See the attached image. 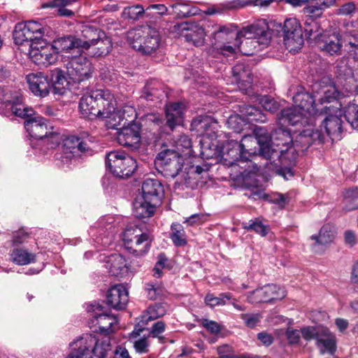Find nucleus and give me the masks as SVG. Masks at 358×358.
Segmentation results:
<instances>
[{"label": "nucleus", "mask_w": 358, "mask_h": 358, "mask_svg": "<svg viewBox=\"0 0 358 358\" xmlns=\"http://www.w3.org/2000/svg\"><path fill=\"white\" fill-rule=\"evenodd\" d=\"M229 35H235L236 39L240 40L242 38H245L244 41H241L240 45H223L218 47L215 43L216 47L213 46L210 49V52L213 53L214 50L216 48L217 52L225 55L229 56L234 55L236 50L238 49L245 55H252L255 54L254 51L248 50L245 48L246 45L253 46L256 48L257 44L267 45L269 43L271 38V34L267 30V26L264 22L255 23L243 27L239 31L235 33L234 30L229 26L223 25L220 26L218 29L215 31L213 33L214 38L217 40L225 39L224 36Z\"/></svg>", "instance_id": "f257e3e1"}, {"label": "nucleus", "mask_w": 358, "mask_h": 358, "mask_svg": "<svg viewBox=\"0 0 358 358\" xmlns=\"http://www.w3.org/2000/svg\"><path fill=\"white\" fill-rule=\"evenodd\" d=\"M80 113L86 117H110L117 108V101L109 90L87 92L80 99Z\"/></svg>", "instance_id": "f03ea898"}, {"label": "nucleus", "mask_w": 358, "mask_h": 358, "mask_svg": "<svg viewBox=\"0 0 358 358\" xmlns=\"http://www.w3.org/2000/svg\"><path fill=\"white\" fill-rule=\"evenodd\" d=\"M66 358H105L110 350L109 337L97 338L91 334H83L70 344Z\"/></svg>", "instance_id": "7ed1b4c3"}, {"label": "nucleus", "mask_w": 358, "mask_h": 358, "mask_svg": "<svg viewBox=\"0 0 358 358\" xmlns=\"http://www.w3.org/2000/svg\"><path fill=\"white\" fill-rule=\"evenodd\" d=\"M127 38L134 49L145 55L155 52L161 41L159 31L148 25L129 30Z\"/></svg>", "instance_id": "20e7f679"}, {"label": "nucleus", "mask_w": 358, "mask_h": 358, "mask_svg": "<svg viewBox=\"0 0 358 358\" xmlns=\"http://www.w3.org/2000/svg\"><path fill=\"white\" fill-rule=\"evenodd\" d=\"M273 139V134H270L267 129L264 127H257L255 129L254 136H245L243 138V141L248 145L257 143L259 147V153L265 159L271 161V163H275L278 159L279 162H283L286 158H288L287 154L289 150H283L275 149L271 146V141Z\"/></svg>", "instance_id": "39448f33"}, {"label": "nucleus", "mask_w": 358, "mask_h": 358, "mask_svg": "<svg viewBox=\"0 0 358 358\" xmlns=\"http://www.w3.org/2000/svg\"><path fill=\"white\" fill-rule=\"evenodd\" d=\"M324 139V136L320 130L309 128L302 131L296 136L294 141L292 140L291 147L285 148V150L286 151H289L288 158H286L283 162H280V164L282 165L287 162L294 163L296 156L300 152H303L307 150L313 143H322Z\"/></svg>", "instance_id": "423d86ee"}, {"label": "nucleus", "mask_w": 358, "mask_h": 358, "mask_svg": "<svg viewBox=\"0 0 358 358\" xmlns=\"http://www.w3.org/2000/svg\"><path fill=\"white\" fill-rule=\"evenodd\" d=\"M26 79L29 90L36 96H46L51 89H52L55 94H63L65 92L64 87L57 86V84H63V82L65 81L64 76L61 73H57L54 84L47 76L41 72L30 73L27 76Z\"/></svg>", "instance_id": "0eeeda50"}, {"label": "nucleus", "mask_w": 358, "mask_h": 358, "mask_svg": "<svg viewBox=\"0 0 358 358\" xmlns=\"http://www.w3.org/2000/svg\"><path fill=\"white\" fill-rule=\"evenodd\" d=\"M106 165L110 171L120 178L130 177L137 168L136 161L121 151H112L106 157Z\"/></svg>", "instance_id": "6e6552de"}, {"label": "nucleus", "mask_w": 358, "mask_h": 358, "mask_svg": "<svg viewBox=\"0 0 358 358\" xmlns=\"http://www.w3.org/2000/svg\"><path fill=\"white\" fill-rule=\"evenodd\" d=\"M24 127L29 135L36 139L46 140L50 148H53L59 143V134L52 131L48 121L41 117L27 120Z\"/></svg>", "instance_id": "1a4fd4ad"}, {"label": "nucleus", "mask_w": 358, "mask_h": 358, "mask_svg": "<svg viewBox=\"0 0 358 358\" xmlns=\"http://www.w3.org/2000/svg\"><path fill=\"white\" fill-rule=\"evenodd\" d=\"M157 163L162 169V172L166 178H175L182 170L184 165V158L177 151L173 149H165L158 153Z\"/></svg>", "instance_id": "9d476101"}, {"label": "nucleus", "mask_w": 358, "mask_h": 358, "mask_svg": "<svg viewBox=\"0 0 358 358\" xmlns=\"http://www.w3.org/2000/svg\"><path fill=\"white\" fill-rule=\"evenodd\" d=\"M128 112H131L133 118L130 120H125L122 124V128L117 132L116 138L121 145L136 149L139 147L141 142L140 128L137 124L131 123L136 116L134 108L128 107Z\"/></svg>", "instance_id": "9b49d317"}, {"label": "nucleus", "mask_w": 358, "mask_h": 358, "mask_svg": "<svg viewBox=\"0 0 358 358\" xmlns=\"http://www.w3.org/2000/svg\"><path fill=\"white\" fill-rule=\"evenodd\" d=\"M87 310L92 313V322L94 327H97L99 333L108 335L113 331V326L117 323L116 317L108 313V310L99 302L94 301L90 303Z\"/></svg>", "instance_id": "f8f14e48"}, {"label": "nucleus", "mask_w": 358, "mask_h": 358, "mask_svg": "<svg viewBox=\"0 0 358 358\" xmlns=\"http://www.w3.org/2000/svg\"><path fill=\"white\" fill-rule=\"evenodd\" d=\"M283 41L286 48L290 52L300 50L303 45L301 24L296 18L285 20L283 25Z\"/></svg>", "instance_id": "ddd939ff"}, {"label": "nucleus", "mask_w": 358, "mask_h": 358, "mask_svg": "<svg viewBox=\"0 0 358 358\" xmlns=\"http://www.w3.org/2000/svg\"><path fill=\"white\" fill-rule=\"evenodd\" d=\"M172 32L178 36H183L187 42L196 47L201 46L204 43V29L194 22L178 23L172 27Z\"/></svg>", "instance_id": "4468645a"}, {"label": "nucleus", "mask_w": 358, "mask_h": 358, "mask_svg": "<svg viewBox=\"0 0 358 358\" xmlns=\"http://www.w3.org/2000/svg\"><path fill=\"white\" fill-rule=\"evenodd\" d=\"M67 75L73 82L89 79L92 73L90 62L84 56L73 57L66 64Z\"/></svg>", "instance_id": "2eb2a0df"}, {"label": "nucleus", "mask_w": 358, "mask_h": 358, "mask_svg": "<svg viewBox=\"0 0 358 358\" xmlns=\"http://www.w3.org/2000/svg\"><path fill=\"white\" fill-rule=\"evenodd\" d=\"M57 52L52 45L48 44L45 40L32 43L29 48V56L37 65L48 66L57 60Z\"/></svg>", "instance_id": "dca6fc26"}, {"label": "nucleus", "mask_w": 358, "mask_h": 358, "mask_svg": "<svg viewBox=\"0 0 358 358\" xmlns=\"http://www.w3.org/2000/svg\"><path fill=\"white\" fill-rule=\"evenodd\" d=\"M249 147L246 143L241 140L239 143L237 141H229L226 142L221 150L222 160L224 165L231 166L239 159L246 160L248 157L245 156L246 153L250 154L245 148Z\"/></svg>", "instance_id": "f3484780"}, {"label": "nucleus", "mask_w": 358, "mask_h": 358, "mask_svg": "<svg viewBox=\"0 0 358 358\" xmlns=\"http://www.w3.org/2000/svg\"><path fill=\"white\" fill-rule=\"evenodd\" d=\"M285 296L283 288L275 285H267L257 289L248 295V301L252 303H269L275 300H280Z\"/></svg>", "instance_id": "a211bd4d"}, {"label": "nucleus", "mask_w": 358, "mask_h": 358, "mask_svg": "<svg viewBox=\"0 0 358 358\" xmlns=\"http://www.w3.org/2000/svg\"><path fill=\"white\" fill-rule=\"evenodd\" d=\"M124 244L135 243L150 246L153 241V236L149 231H143L136 224H128L122 234Z\"/></svg>", "instance_id": "6ab92c4d"}, {"label": "nucleus", "mask_w": 358, "mask_h": 358, "mask_svg": "<svg viewBox=\"0 0 358 358\" xmlns=\"http://www.w3.org/2000/svg\"><path fill=\"white\" fill-rule=\"evenodd\" d=\"M129 301V292L122 285H115L107 293V303L116 310L124 309Z\"/></svg>", "instance_id": "aec40b11"}, {"label": "nucleus", "mask_w": 358, "mask_h": 358, "mask_svg": "<svg viewBox=\"0 0 358 358\" xmlns=\"http://www.w3.org/2000/svg\"><path fill=\"white\" fill-rule=\"evenodd\" d=\"M141 189V197L155 203H161L164 195V187L159 180L147 178L143 181Z\"/></svg>", "instance_id": "412c9836"}, {"label": "nucleus", "mask_w": 358, "mask_h": 358, "mask_svg": "<svg viewBox=\"0 0 358 358\" xmlns=\"http://www.w3.org/2000/svg\"><path fill=\"white\" fill-rule=\"evenodd\" d=\"M233 82L241 91H246L252 83V75L250 69L243 63L236 64L232 68Z\"/></svg>", "instance_id": "4be33fe9"}, {"label": "nucleus", "mask_w": 358, "mask_h": 358, "mask_svg": "<svg viewBox=\"0 0 358 358\" xmlns=\"http://www.w3.org/2000/svg\"><path fill=\"white\" fill-rule=\"evenodd\" d=\"M184 105L180 102L170 103L166 106V126L173 131L183 121Z\"/></svg>", "instance_id": "5701e85b"}, {"label": "nucleus", "mask_w": 358, "mask_h": 358, "mask_svg": "<svg viewBox=\"0 0 358 358\" xmlns=\"http://www.w3.org/2000/svg\"><path fill=\"white\" fill-rule=\"evenodd\" d=\"M320 50L327 54L334 56L341 54L343 43L339 34L324 35L318 42Z\"/></svg>", "instance_id": "b1692460"}, {"label": "nucleus", "mask_w": 358, "mask_h": 358, "mask_svg": "<svg viewBox=\"0 0 358 358\" xmlns=\"http://www.w3.org/2000/svg\"><path fill=\"white\" fill-rule=\"evenodd\" d=\"M317 99V94L313 96L308 92H299L293 96V101L296 106L309 115H315L317 114L318 110L316 108L315 101Z\"/></svg>", "instance_id": "393cba45"}, {"label": "nucleus", "mask_w": 358, "mask_h": 358, "mask_svg": "<svg viewBox=\"0 0 358 358\" xmlns=\"http://www.w3.org/2000/svg\"><path fill=\"white\" fill-rule=\"evenodd\" d=\"M325 113L329 114L322 121L327 134L332 139L339 138L342 132V120L340 115H332L330 106H324Z\"/></svg>", "instance_id": "a878e982"}, {"label": "nucleus", "mask_w": 358, "mask_h": 358, "mask_svg": "<svg viewBox=\"0 0 358 358\" xmlns=\"http://www.w3.org/2000/svg\"><path fill=\"white\" fill-rule=\"evenodd\" d=\"M101 36H104L103 31L92 26H84L81 31L80 37L78 38V43H80L81 50H90Z\"/></svg>", "instance_id": "bb28decb"}, {"label": "nucleus", "mask_w": 358, "mask_h": 358, "mask_svg": "<svg viewBox=\"0 0 358 358\" xmlns=\"http://www.w3.org/2000/svg\"><path fill=\"white\" fill-rule=\"evenodd\" d=\"M88 140L76 136H70L64 140L63 150L67 153L79 156L81 153L90 151Z\"/></svg>", "instance_id": "cd10ccee"}, {"label": "nucleus", "mask_w": 358, "mask_h": 358, "mask_svg": "<svg viewBox=\"0 0 358 358\" xmlns=\"http://www.w3.org/2000/svg\"><path fill=\"white\" fill-rule=\"evenodd\" d=\"M133 206L134 216L138 219H143L153 216L159 204L138 196L135 199Z\"/></svg>", "instance_id": "c85d7f7f"}, {"label": "nucleus", "mask_w": 358, "mask_h": 358, "mask_svg": "<svg viewBox=\"0 0 358 358\" xmlns=\"http://www.w3.org/2000/svg\"><path fill=\"white\" fill-rule=\"evenodd\" d=\"M194 125L198 127V130L201 131L203 136L213 138L217 137V132L220 128L218 122L212 117L204 116L199 117L194 121Z\"/></svg>", "instance_id": "c756f323"}, {"label": "nucleus", "mask_w": 358, "mask_h": 358, "mask_svg": "<svg viewBox=\"0 0 358 358\" xmlns=\"http://www.w3.org/2000/svg\"><path fill=\"white\" fill-rule=\"evenodd\" d=\"M52 47L57 53L58 52H69L74 49L81 50L80 43H78V37L73 35L58 38L53 41Z\"/></svg>", "instance_id": "7c9ffc66"}, {"label": "nucleus", "mask_w": 358, "mask_h": 358, "mask_svg": "<svg viewBox=\"0 0 358 358\" xmlns=\"http://www.w3.org/2000/svg\"><path fill=\"white\" fill-rule=\"evenodd\" d=\"M314 87L316 90L317 99L321 104L330 103L340 97V93L334 84L327 85L318 84L315 85Z\"/></svg>", "instance_id": "2f4dec72"}, {"label": "nucleus", "mask_w": 358, "mask_h": 358, "mask_svg": "<svg viewBox=\"0 0 358 358\" xmlns=\"http://www.w3.org/2000/svg\"><path fill=\"white\" fill-rule=\"evenodd\" d=\"M28 29L29 37V45L34 43L36 44L41 41L44 40V36L48 34L49 28L36 20H29L25 22Z\"/></svg>", "instance_id": "473e14b6"}, {"label": "nucleus", "mask_w": 358, "mask_h": 358, "mask_svg": "<svg viewBox=\"0 0 358 358\" xmlns=\"http://www.w3.org/2000/svg\"><path fill=\"white\" fill-rule=\"evenodd\" d=\"M316 343L322 354L328 352L332 355L336 351L335 336L326 327L322 330Z\"/></svg>", "instance_id": "72a5a7b5"}, {"label": "nucleus", "mask_w": 358, "mask_h": 358, "mask_svg": "<svg viewBox=\"0 0 358 358\" xmlns=\"http://www.w3.org/2000/svg\"><path fill=\"white\" fill-rule=\"evenodd\" d=\"M292 138L289 131L285 128L279 127L273 132L271 146L277 150H284L283 147H285V148L290 147L289 145L292 143Z\"/></svg>", "instance_id": "f704fd0d"}, {"label": "nucleus", "mask_w": 358, "mask_h": 358, "mask_svg": "<svg viewBox=\"0 0 358 358\" xmlns=\"http://www.w3.org/2000/svg\"><path fill=\"white\" fill-rule=\"evenodd\" d=\"M336 235V227L330 224H326L320 229L318 236L313 235L310 238L320 245H330L334 243Z\"/></svg>", "instance_id": "c9c22d12"}, {"label": "nucleus", "mask_w": 358, "mask_h": 358, "mask_svg": "<svg viewBox=\"0 0 358 358\" xmlns=\"http://www.w3.org/2000/svg\"><path fill=\"white\" fill-rule=\"evenodd\" d=\"M171 7L173 9V13L178 18H186L201 13V9L198 7L191 6L183 1H177L173 3Z\"/></svg>", "instance_id": "e433bc0d"}, {"label": "nucleus", "mask_w": 358, "mask_h": 358, "mask_svg": "<svg viewBox=\"0 0 358 358\" xmlns=\"http://www.w3.org/2000/svg\"><path fill=\"white\" fill-rule=\"evenodd\" d=\"M164 96V91L162 86L157 80L148 81L142 92L141 98L147 101H154L155 99H159Z\"/></svg>", "instance_id": "4c0bfd02"}, {"label": "nucleus", "mask_w": 358, "mask_h": 358, "mask_svg": "<svg viewBox=\"0 0 358 358\" xmlns=\"http://www.w3.org/2000/svg\"><path fill=\"white\" fill-rule=\"evenodd\" d=\"M240 113L245 117L247 123L264 122L266 120V115L260 109L252 106H240Z\"/></svg>", "instance_id": "58836bf2"}, {"label": "nucleus", "mask_w": 358, "mask_h": 358, "mask_svg": "<svg viewBox=\"0 0 358 358\" xmlns=\"http://www.w3.org/2000/svg\"><path fill=\"white\" fill-rule=\"evenodd\" d=\"M280 120L282 124L295 126L303 123V114L299 108H288L283 109L280 113Z\"/></svg>", "instance_id": "ea45409f"}, {"label": "nucleus", "mask_w": 358, "mask_h": 358, "mask_svg": "<svg viewBox=\"0 0 358 358\" xmlns=\"http://www.w3.org/2000/svg\"><path fill=\"white\" fill-rule=\"evenodd\" d=\"M10 260L17 265H27L35 260V255L24 248H15L10 253Z\"/></svg>", "instance_id": "a19ab883"}, {"label": "nucleus", "mask_w": 358, "mask_h": 358, "mask_svg": "<svg viewBox=\"0 0 358 358\" xmlns=\"http://www.w3.org/2000/svg\"><path fill=\"white\" fill-rule=\"evenodd\" d=\"M341 36L343 46L349 52L358 55V31L351 30L344 32Z\"/></svg>", "instance_id": "79ce46f5"}, {"label": "nucleus", "mask_w": 358, "mask_h": 358, "mask_svg": "<svg viewBox=\"0 0 358 358\" xmlns=\"http://www.w3.org/2000/svg\"><path fill=\"white\" fill-rule=\"evenodd\" d=\"M113 43L110 37L104 33V36L100 37L91 48H93L92 52L93 55L100 57L108 55L112 50Z\"/></svg>", "instance_id": "37998d69"}, {"label": "nucleus", "mask_w": 358, "mask_h": 358, "mask_svg": "<svg viewBox=\"0 0 358 358\" xmlns=\"http://www.w3.org/2000/svg\"><path fill=\"white\" fill-rule=\"evenodd\" d=\"M344 209L351 211L358 208V187L345 191L343 194Z\"/></svg>", "instance_id": "c03bdc74"}, {"label": "nucleus", "mask_w": 358, "mask_h": 358, "mask_svg": "<svg viewBox=\"0 0 358 358\" xmlns=\"http://www.w3.org/2000/svg\"><path fill=\"white\" fill-rule=\"evenodd\" d=\"M343 114L346 121L355 129H358V104L349 102L343 108Z\"/></svg>", "instance_id": "a18cd8bd"}, {"label": "nucleus", "mask_w": 358, "mask_h": 358, "mask_svg": "<svg viewBox=\"0 0 358 358\" xmlns=\"http://www.w3.org/2000/svg\"><path fill=\"white\" fill-rule=\"evenodd\" d=\"M219 358H259L258 356L248 353L235 354L234 348L227 344L217 348Z\"/></svg>", "instance_id": "49530a36"}, {"label": "nucleus", "mask_w": 358, "mask_h": 358, "mask_svg": "<svg viewBox=\"0 0 358 358\" xmlns=\"http://www.w3.org/2000/svg\"><path fill=\"white\" fill-rule=\"evenodd\" d=\"M171 238L176 246H182L187 244L185 231L180 224H172Z\"/></svg>", "instance_id": "de8ad7c7"}, {"label": "nucleus", "mask_w": 358, "mask_h": 358, "mask_svg": "<svg viewBox=\"0 0 358 358\" xmlns=\"http://www.w3.org/2000/svg\"><path fill=\"white\" fill-rule=\"evenodd\" d=\"M13 40L16 45H22L25 42L29 43L28 29L25 22H19L15 26L13 31Z\"/></svg>", "instance_id": "09e8293b"}, {"label": "nucleus", "mask_w": 358, "mask_h": 358, "mask_svg": "<svg viewBox=\"0 0 358 358\" xmlns=\"http://www.w3.org/2000/svg\"><path fill=\"white\" fill-rule=\"evenodd\" d=\"M111 262L110 272L117 275L127 271V262L120 254L113 255L109 260Z\"/></svg>", "instance_id": "8fccbe9b"}, {"label": "nucleus", "mask_w": 358, "mask_h": 358, "mask_svg": "<svg viewBox=\"0 0 358 358\" xmlns=\"http://www.w3.org/2000/svg\"><path fill=\"white\" fill-rule=\"evenodd\" d=\"M226 124L229 129H232L236 133H240L248 123L245 117L241 113V115L234 114L230 115Z\"/></svg>", "instance_id": "3c124183"}, {"label": "nucleus", "mask_w": 358, "mask_h": 358, "mask_svg": "<svg viewBox=\"0 0 358 358\" xmlns=\"http://www.w3.org/2000/svg\"><path fill=\"white\" fill-rule=\"evenodd\" d=\"M232 295L230 293H222L219 296H215L213 294H208L205 297V303L207 306L215 307L216 306H223L227 300H230Z\"/></svg>", "instance_id": "603ef678"}, {"label": "nucleus", "mask_w": 358, "mask_h": 358, "mask_svg": "<svg viewBox=\"0 0 358 358\" xmlns=\"http://www.w3.org/2000/svg\"><path fill=\"white\" fill-rule=\"evenodd\" d=\"M6 107L11 110L12 113L17 117L25 118L31 116L33 113L31 108L25 107L21 103H8L6 104Z\"/></svg>", "instance_id": "864d4df0"}, {"label": "nucleus", "mask_w": 358, "mask_h": 358, "mask_svg": "<svg viewBox=\"0 0 358 358\" xmlns=\"http://www.w3.org/2000/svg\"><path fill=\"white\" fill-rule=\"evenodd\" d=\"M175 148L174 151L178 152L182 156L189 155L192 148V141L187 136H180L176 142Z\"/></svg>", "instance_id": "5fc2aeb1"}, {"label": "nucleus", "mask_w": 358, "mask_h": 358, "mask_svg": "<svg viewBox=\"0 0 358 358\" xmlns=\"http://www.w3.org/2000/svg\"><path fill=\"white\" fill-rule=\"evenodd\" d=\"M145 12L141 5L136 4L131 6L124 8L122 15L124 17L130 20H138Z\"/></svg>", "instance_id": "6e6d98bb"}, {"label": "nucleus", "mask_w": 358, "mask_h": 358, "mask_svg": "<svg viewBox=\"0 0 358 358\" xmlns=\"http://www.w3.org/2000/svg\"><path fill=\"white\" fill-rule=\"evenodd\" d=\"M243 225L245 229L254 231L262 236H266L269 230L267 226L264 225L262 222L257 219L255 220H250L248 222L243 223Z\"/></svg>", "instance_id": "4d7b16f0"}, {"label": "nucleus", "mask_w": 358, "mask_h": 358, "mask_svg": "<svg viewBox=\"0 0 358 358\" xmlns=\"http://www.w3.org/2000/svg\"><path fill=\"white\" fill-rule=\"evenodd\" d=\"M303 13L306 15V20L316 21L317 19L322 17L323 14V8L322 6H307L303 8Z\"/></svg>", "instance_id": "13d9d810"}, {"label": "nucleus", "mask_w": 358, "mask_h": 358, "mask_svg": "<svg viewBox=\"0 0 358 358\" xmlns=\"http://www.w3.org/2000/svg\"><path fill=\"white\" fill-rule=\"evenodd\" d=\"M324 328V327L322 326L306 327L301 329V333L306 341H310L312 339L317 341Z\"/></svg>", "instance_id": "bf43d9fd"}, {"label": "nucleus", "mask_w": 358, "mask_h": 358, "mask_svg": "<svg viewBox=\"0 0 358 358\" xmlns=\"http://www.w3.org/2000/svg\"><path fill=\"white\" fill-rule=\"evenodd\" d=\"M304 32L308 38H317L321 34L320 27L316 21L306 20L304 23Z\"/></svg>", "instance_id": "052dcab7"}, {"label": "nucleus", "mask_w": 358, "mask_h": 358, "mask_svg": "<svg viewBox=\"0 0 358 358\" xmlns=\"http://www.w3.org/2000/svg\"><path fill=\"white\" fill-rule=\"evenodd\" d=\"M260 103L264 110L274 113L280 107V104L273 97L270 96H264L260 99Z\"/></svg>", "instance_id": "680f3d73"}, {"label": "nucleus", "mask_w": 358, "mask_h": 358, "mask_svg": "<svg viewBox=\"0 0 358 358\" xmlns=\"http://www.w3.org/2000/svg\"><path fill=\"white\" fill-rule=\"evenodd\" d=\"M241 318L248 327L252 329L260 322L262 316L259 313H244L241 315Z\"/></svg>", "instance_id": "e2e57ef3"}, {"label": "nucleus", "mask_w": 358, "mask_h": 358, "mask_svg": "<svg viewBox=\"0 0 358 358\" xmlns=\"http://www.w3.org/2000/svg\"><path fill=\"white\" fill-rule=\"evenodd\" d=\"M166 324L162 321H157L154 323L150 331L153 338H158L160 343H164L165 338L160 336L165 331Z\"/></svg>", "instance_id": "0e129e2a"}, {"label": "nucleus", "mask_w": 358, "mask_h": 358, "mask_svg": "<svg viewBox=\"0 0 358 358\" xmlns=\"http://www.w3.org/2000/svg\"><path fill=\"white\" fill-rule=\"evenodd\" d=\"M135 351L138 354H145L149 352L150 343L147 338H139L133 343Z\"/></svg>", "instance_id": "69168bd1"}, {"label": "nucleus", "mask_w": 358, "mask_h": 358, "mask_svg": "<svg viewBox=\"0 0 358 358\" xmlns=\"http://www.w3.org/2000/svg\"><path fill=\"white\" fill-rule=\"evenodd\" d=\"M166 313V310L163 305L156 303L148 309V320H155L163 316Z\"/></svg>", "instance_id": "338daca9"}, {"label": "nucleus", "mask_w": 358, "mask_h": 358, "mask_svg": "<svg viewBox=\"0 0 358 358\" xmlns=\"http://www.w3.org/2000/svg\"><path fill=\"white\" fill-rule=\"evenodd\" d=\"M228 10L229 8L227 2H224L211 6L204 11V13L208 15H212L215 14H222Z\"/></svg>", "instance_id": "774afa93"}]
</instances>
